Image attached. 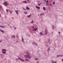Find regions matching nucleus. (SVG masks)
<instances>
[{
  "label": "nucleus",
  "mask_w": 63,
  "mask_h": 63,
  "mask_svg": "<svg viewBox=\"0 0 63 63\" xmlns=\"http://www.w3.org/2000/svg\"><path fill=\"white\" fill-rule=\"evenodd\" d=\"M26 61H28V62L29 61V60L26 59Z\"/></svg>",
  "instance_id": "nucleus-24"
},
{
  "label": "nucleus",
  "mask_w": 63,
  "mask_h": 63,
  "mask_svg": "<svg viewBox=\"0 0 63 63\" xmlns=\"http://www.w3.org/2000/svg\"><path fill=\"white\" fill-rule=\"evenodd\" d=\"M22 41L23 42H24V39H23V37H22Z\"/></svg>",
  "instance_id": "nucleus-7"
},
{
  "label": "nucleus",
  "mask_w": 63,
  "mask_h": 63,
  "mask_svg": "<svg viewBox=\"0 0 63 63\" xmlns=\"http://www.w3.org/2000/svg\"><path fill=\"white\" fill-rule=\"evenodd\" d=\"M16 42H17V43H18V41H16Z\"/></svg>",
  "instance_id": "nucleus-56"
},
{
  "label": "nucleus",
  "mask_w": 63,
  "mask_h": 63,
  "mask_svg": "<svg viewBox=\"0 0 63 63\" xmlns=\"http://www.w3.org/2000/svg\"><path fill=\"white\" fill-rule=\"evenodd\" d=\"M17 59H18H18H16V60H17Z\"/></svg>",
  "instance_id": "nucleus-55"
},
{
  "label": "nucleus",
  "mask_w": 63,
  "mask_h": 63,
  "mask_svg": "<svg viewBox=\"0 0 63 63\" xmlns=\"http://www.w3.org/2000/svg\"><path fill=\"white\" fill-rule=\"evenodd\" d=\"M23 10H24V11H26V9H25V8H23Z\"/></svg>",
  "instance_id": "nucleus-27"
},
{
  "label": "nucleus",
  "mask_w": 63,
  "mask_h": 63,
  "mask_svg": "<svg viewBox=\"0 0 63 63\" xmlns=\"http://www.w3.org/2000/svg\"><path fill=\"white\" fill-rule=\"evenodd\" d=\"M59 57H61V55H59Z\"/></svg>",
  "instance_id": "nucleus-43"
},
{
  "label": "nucleus",
  "mask_w": 63,
  "mask_h": 63,
  "mask_svg": "<svg viewBox=\"0 0 63 63\" xmlns=\"http://www.w3.org/2000/svg\"><path fill=\"white\" fill-rule=\"evenodd\" d=\"M12 19H14V17H13L12 18Z\"/></svg>",
  "instance_id": "nucleus-53"
},
{
  "label": "nucleus",
  "mask_w": 63,
  "mask_h": 63,
  "mask_svg": "<svg viewBox=\"0 0 63 63\" xmlns=\"http://www.w3.org/2000/svg\"><path fill=\"white\" fill-rule=\"evenodd\" d=\"M2 51H6V50L5 49H3L2 50Z\"/></svg>",
  "instance_id": "nucleus-23"
},
{
  "label": "nucleus",
  "mask_w": 63,
  "mask_h": 63,
  "mask_svg": "<svg viewBox=\"0 0 63 63\" xmlns=\"http://www.w3.org/2000/svg\"><path fill=\"white\" fill-rule=\"evenodd\" d=\"M60 32H59V34H60Z\"/></svg>",
  "instance_id": "nucleus-48"
},
{
  "label": "nucleus",
  "mask_w": 63,
  "mask_h": 63,
  "mask_svg": "<svg viewBox=\"0 0 63 63\" xmlns=\"http://www.w3.org/2000/svg\"><path fill=\"white\" fill-rule=\"evenodd\" d=\"M1 42H2V40H0V43Z\"/></svg>",
  "instance_id": "nucleus-40"
},
{
  "label": "nucleus",
  "mask_w": 63,
  "mask_h": 63,
  "mask_svg": "<svg viewBox=\"0 0 63 63\" xmlns=\"http://www.w3.org/2000/svg\"><path fill=\"white\" fill-rule=\"evenodd\" d=\"M2 8V6L1 5H0V8Z\"/></svg>",
  "instance_id": "nucleus-36"
},
{
  "label": "nucleus",
  "mask_w": 63,
  "mask_h": 63,
  "mask_svg": "<svg viewBox=\"0 0 63 63\" xmlns=\"http://www.w3.org/2000/svg\"><path fill=\"white\" fill-rule=\"evenodd\" d=\"M4 5V6H7V5H8V3L6 2H4L3 3Z\"/></svg>",
  "instance_id": "nucleus-4"
},
{
  "label": "nucleus",
  "mask_w": 63,
  "mask_h": 63,
  "mask_svg": "<svg viewBox=\"0 0 63 63\" xmlns=\"http://www.w3.org/2000/svg\"><path fill=\"white\" fill-rule=\"evenodd\" d=\"M24 3H27V2L26 1H24Z\"/></svg>",
  "instance_id": "nucleus-35"
},
{
  "label": "nucleus",
  "mask_w": 63,
  "mask_h": 63,
  "mask_svg": "<svg viewBox=\"0 0 63 63\" xmlns=\"http://www.w3.org/2000/svg\"><path fill=\"white\" fill-rule=\"evenodd\" d=\"M48 32V31H47V29H46L45 31V35H47V33Z\"/></svg>",
  "instance_id": "nucleus-2"
},
{
  "label": "nucleus",
  "mask_w": 63,
  "mask_h": 63,
  "mask_svg": "<svg viewBox=\"0 0 63 63\" xmlns=\"http://www.w3.org/2000/svg\"><path fill=\"white\" fill-rule=\"evenodd\" d=\"M53 5H55V2L54 1L52 2Z\"/></svg>",
  "instance_id": "nucleus-28"
},
{
  "label": "nucleus",
  "mask_w": 63,
  "mask_h": 63,
  "mask_svg": "<svg viewBox=\"0 0 63 63\" xmlns=\"http://www.w3.org/2000/svg\"><path fill=\"white\" fill-rule=\"evenodd\" d=\"M11 37H13V38H15V35H12L11 36Z\"/></svg>",
  "instance_id": "nucleus-17"
},
{
  "label": "nucleus",
  "mask_w": 63,
  "mask_h": 63,
  "mask_svg": "<svg viewBox=\"0 0 63 63\" xmlns=\"http://www.w3.org/2000/svg\"><path fill=\"white\" fill-rule=\"evenodd\" d=\"M1 26H2L0 25V27H1Z\"/></svg>",
  "instance_id": "nucleus-49"
},
{
  "label": "nucleus",
  "mask_w": 63,
  "mask_h": 63,
  "mask_svg": "<svg viewBox=\"0 0 63 63\" xmlns=\"http://www.w3.org/2000/svg\"><path fill=\"white\" fill-rule=\"evenodd\" d=\"M32 27V28H34V27H33V26Z\"/></svg>",
  "instance_id": "nucleus-59"
},
{
  "label": "nucleus",
  "mask_w": 63,
  "mask_h": 63,
  "mask_svg": "<svg viewBox=\"0 0 63 63\" xmlns=\"http://www.w3.org/2000/svg\"><path fill=\"white\" fill-rule=\"evenodd\" d=\"M36 8H37L38 9H40V7L37 6H36Z\"/></svg>",
  "instance_id": "nucleus-15"
},
{
  "label": "nucleus",
  "mask_w": 63,
  "mask_h": 63,
  "mask_svg": "<svg viewBox=\"0 0 63 63\" xmlns=\"http://www.w3.org/2000/svg\"><path fill=\"white\" fill-rule=\"evenodd\" d=\"M27 1L29 3H30V0H27Z\"/></svg>",
  "instance_id": "nucleus-25"
},
{
  "label": "nucleus",
  "mask_w": 63,
  "mask_h": 63,
  "mask_svg": "<svg viewBox=\"0 0 63 63\" xmlns=\"http://www.w3.org/2000/svg\"><path fill=\"white\" fill-rule=\"evenodd\" d=\"M43 9L44 10H46V8L45 7H44L43 8Z\"/></svg>",
  "instance_id": "nucleus-21"
},
{
  "label": "nucleus",
  "mask_w": 63,
  "mask_h": 63,
  "mask_svg": "<svg viewBox=\"0 0 63 63\" xmlns=\"http://www.w3.org/2000/svg\"><path fill=\"white\" fill-rule=\"evenodd\" d=\"M37 28H36V29L35 30V31H36V30H37Z\"/></svg>",
  "instance_id": "nucleus-45"
},
{
  "label": "nucleus",
  "mask_w": 63,
  "mask_h": 63,
  "mask_svg": "<svg viewBox=\"0 0 63 63\" xmlns=\"http://www.w3.org/2000/svg\"><path fill=\"white\" fill-rule=\"evenodd\" d=\"M21 2H22V3H24V1H22Z\"/></svg>",
  "instance_id": "nucleus-39"
},
{
  "label": "nucleus",
  "mask_w": 63,
  "mask_h": 63,
  "mask_svg": "<svg viewBox=\"0 0 63 63\" xmlns=\"http://www.w3.org/2000/svg\"><path fill=\"white\" fill-rule=\"evenodd\" d=\"M0 17H1V14H0Z\"/></svg>",
  "instance_id": "nucleus-58"
},
{
  "label": "nucleus",
  "mask_w": 63,
  "mask_h": 63,
  "mask_svg": "<svg viewBox=\"0 0 63 63\" xmlns=\"http://www.w3.org/2000/svg\"><path fill=\"white\" fill-rule=\"evenodd\" d=\"M0 31L1 32H2V33H4L5 32L3 30H2L0 29Z\"/></svg>",
  "instance_id": "nucleus-9"
},
{
  "label": "nucleus",
  "mask_w": 63,
  "mask_h": 63,
  "mask_svg": "<svg viewBox=\"0 0 63 63\" xmlns=\"http://www.w3.org/2000/svg\"><path fill=\"white\" fill-rule=\"evenodd\" d=\"M16 37H17V35H16Z\"/></svg>",
  "instance_id": "nucleus-62"
},
{
  "label": "nucleus",
  "mask_w": 63,
  "mask_h": 63,
  "mask_svg": "<svg viewBox=\"0 0 63 63\" xmlns=\"http://www.w3.org/2000/svg\"><path fill=\"white\" fill-rule=\"evenodd\" d=\"M10 28H12V27H11V26H10Z\"/></svg>",
  "instance_id": "nucleus-60"
},
{
  "label": "nucleus",
  "mask_w": 63,
  "mask_h": 63,
  "mask_svg": "<svg viewBox=\"0 0 63 63\" xmlns=\"http://www.w3.org/2000/svg\"><path fill=\"white\" fill-rule=\"evenodd\" d=\"M6 12H8V11H9V10H8L7 9H6Z\"/></svg>",
  "instance_id": "nucleus-32"
},
{
  "label": "nucleus",
  "mask_w": 63,
  "mask_h": 63,
  "mask_svg": "<svg viewBox=\"0 0 63 63\" xmlns=\"http://www.w3.org/2000/svg\"><path fill=\"white\" fill-rule=\"evenodd\" d=\"M8 25H9V26H10V24H9Z\"/></svg>",
  "instance_id": "nucleus-61"
},
{
  "label": "nucleus",
  "mask_w": 63,
  "mask_h": 63,
  "mask_svg": "<svg viewBox=\"0 0 63 63\" xmlns=\"http://www.w3.org/2000/svg\"><path fill=\"white\" fill-rule=\"evenodd\" d=\"M24 13H25V14H27V13L26 12H24Z\"/></svg>",
  "instance_id": "nucleus-38"
},
{
  "label": "nucleus",
  "mask_w": 63,
  "mask_h": 63,
  "mask_svg": "<svg viewBox=\"0 0 63 63\" xmlns=\"http://www.w3.org/2000/svg\"><path fill=\"white\" fill-rule=\"evenodd\" d=\"M17 38H18V37L17 36Z\"/></svg>",
  "instance_id": "nucleus-64"
},
{
  "label": "nucleus",
  "mask_w": 63,
  "mask_h": 63,
  "mask_svg": "<svg viewBox=\"0 0 63 63\" xmlns=\"http://www.w3.org/2000/svg\"><path fill=\"white\" fill-rule=\"evenodd\" d=\"M40 16H41L42 15V13H41V14H40Z\"/></svg>",
  "instance_id": "nucleus-54"
},
{
  "label": "nucleus",
  "mask_w": 63,
  "mask_h": 63,
  "mask_svg": "<svg viewBox=\"0 0 63 63\" xmlns=\"http://www.w3.org/2000/svg\"><path fill=\"white\" fill-rule=\"evenodd\" d=\"M1 28H4V26L3 25L1 26Z\"/></svg>",
  "instance_id": "nucleus-29"
},
{
  "label": "nucleus",
  "mask_w": 63,
  "mask_h": 63,
  "mask_svg": "<svg viewBox=\"0 0 63 63\" xmlns=\"http://www.w3.org/2000/svg\"><path fill=\"white\" fill-rule=\"evenodd\" d=\"M55 63H56V62H54Z\"/></svg>",
  "instance_id": "nucleus-52"
},
{
  "label": "nucleus",
  "mask_w": 63,
  "mask_h": 63,
  "mask_svg": "<svg viewBox=\"0 0 63 63\" xmlns=\"http://www.w3.org/2000/svg\"><path fill=\"white\" fill-rule=\"evenodd\" d=\"M21 61H22L23 62V61H24V60H22V59H21Z\"/></svg>",
  "instance_id": "nucleus-31"
},
{
  "label": "nucleus",
  "mask_w": 63,
  "mask_h": 63,
  "mask_svg": "<svg viewBox=\"0 0 63 63\" xmlns=\"http://www.w3.org/2000/svg\"><path fill=\"white\" fill-rule=\"evenodd\" d=\"M38 6H40V5H41V3H40V2H39L40 4H39V2H38Z\"/></svg>",
  "instance_id": "nucleus-18"
},
{
  "label": "nucleus",
  "mask_w": 63,
  "mask_h": 63,
  "mask_svg": "<svg viewBox=\"0 0 63 63\" xmlns=\"http://www.w3.org/2000/svg\"><path fill=\"white\" fill-rule=\"evenodd\" d=\"M44 1L45 2H46V0H45Z\"/></svg>",
  "instance_id": "nucleus-50"
},
{
  "label": "nucleus",
  "mask_w": 63,
  "mask_h": 63,
  "mask_svg": "<svg viewBox=\"0 0 63 63\" xmlns=\"http://www.w3.org/2000/svg\"><path fill=\"white\" fill-rule=\"evenodd\" d=\"M24 57H27V58H29V59H31V57L29 55H25L24 56Z\"/></svg>",
  "instance_id": "nucleus-1"
},
{
  "label": "nucleus",
  "mask_w": 63,
  "mask_h": 63,
  "mask_svg": "<svg viewBox=\"0 0 63 63\" xmlns=\"http://www.w3.org/2000/svg\"><path fill=\"white\" fill-rule=\"evenodd\" d=\"M46 4H47V3H48V0H47L46 1Z\"/></svg>",
  "instance_id": "nucleus-37"
},
{
  "label": "nucleus",
  "mask_w": 63,
  "mask_h": 63,
  "mask_svg": "<svg viewBox=\"0 0 63 63\" xmlns=\"http://www.w3.org/2000/svg\"><path fill=\"white\" fill-rule=\"evenodd\" d=\"M15 11L16 12V14L18 15V11L16 10H15Z\"/></svg>",
  "instance_id": "nucleus-6"
},
{
  "label": "nucleus",
  "mask_w": 63,
  "mask_h": 63,
  "mask_svg": "<svg viewBox=\"0 0 63 63\" xmlns=\"http://www.w3.org/2000/svg\"><path fill=\"white\" fill-rule=\"evenodd\" d=\"M10 12H10V14H12V13L13 12V11H10Z\"/></svg>",
  "instance_id": "nucleus-44"
},
{
  "label": "nucleus",
  "mask_w": 63,
  "mask_h": 63,
  "mask_svg": "<svg viewBox=\"0 0 63 63\" xmlns=\"http://www.w3.org/2000/svg\"><path fill=\"white\" fill-rule=\"evenodd\" d=\"M38 60V58H36L35 59V60Z\"/></svg>",
  "instance_id": "nucleus-20"
},
{
  "label": "nucleus",
  "mask_w": 63,
  "mask_h": 63,
  "mask_svg": "<svg viewBox=\"0 0 63 63\" xmlns=\"http://www.w3.org/2000/svg\"><path fill=\"white\" fill-rule=\"evenodd\" d=\"M52 27L53 29H54V26L53 25H52Z\"/></svg>",
  "instance_id": "nucleus-13"
},
{
  "label": "nucleus",
  "mask_w": 63,
  "mask_h": 63,
  "mask_svg": "<svg viewBox=\"0 0 63 63\" xmlns=\"http://www.w3.org/2000/svg\"><path fill=\"white\" fill-rule=\"evenodd\" d=\"M26 53L27 55H29V53L27 51H26Z\"/></svg>",
  "instance_id": "nucleus-12"
},
{
  "label": "nucleus",
  "mask_w": 63,
  "mask_h": 63,
  "mask_svg": "<svg viewBox=\"0 0 63 63\" xmlns=\"http://www.w3.org/2000/svg\"><path fill=\"white\" fill-rule=\"evenodd\" d=\"M52 3H51L50 4V6H52Z\"/></svg>",
  "instance_id": "nucleus-30"
},
{
  "label": "nucleus",
  "mask_w": 63,
  "mask_h": 63,
  "mask_svg": "<svg viewBox=\"0 0 63 63\" xmlns=\"http://www.w3.org/2000/svg\"><path fill=\"white\" fill-rule=\"evenodd\" d=\"M18 57V59H19V60H21V58L19 57Z\"/></svg>",
  "instance_id": "nucleus-22"
},
{
  "label": "nucleus",
  "mask_w": 63,
  "mask_h": 63,
  "mask_svg": "<svg viewBox=\"0 0 63 63\" xmlns=\"http://www.w3.org/2000/svg\"><path fill=\"white\" fill-rule=\"evenodd\" d=\"M61 57H63V55H61Z\"/></svg>",
  "instance_id": "nucleus-42"
},
{
  "label": "nucleus",
  "mask_w": 63,
  "mask_h": 63,
  "mask_svg": "<svg viewBox=\"0 0 63 63\" xmlns=\"http://www.w3.org/2000/svg\"><path fill=\"white\" fill-rule=\"evenodd\" d=\"M47 6H48V3H47V5H46V6H47Z\"/></svg>",
  "instance_id": "nucleus-41"
},
{
  "label": "nucleus",
  "mask_w": 63,
  "mask_h": 63,
  "mask_svg": "<svg viewBox=\"0 0 63 63\" xmlns=\"http://www.w3.org/2000/svg\"><path fill=\"white\" fill-rule=\"evenodd\" d=\"M2 52L4 54H6V51H3Z\"/></svg>",
  "instance_id": "nucleus-11"
},
{
  "label": "nucleus",
  "mask_w": 63,
  "mask_h": 63,
  "mask_svg": "<svg viewBox=\"0 0 63 63\" xmlns=\"http://www.w3.org/2000/svg\"><path fill=\"white\" fill-rule=\"evenodd\" d=\"M40 35L41 36H42V35H43V33H42V32H40Z\"/></svg>",
  "instance_id": "nucleus-19"
},
{
  "label": "nucleus",
  "mask_w": 63,
  "mask_h": 63,
  "mask_svg": "<svg viewBox=\"0 0 63 63\" xmlns=\"http://www.w3.org/2000/svg\"><path fill=\"white\" fill-rule=\"evenodd\" d=\"M51 62H52V63H54V61H51Z\"/></svg>",
  "instance_id": "nucleus-34"
},
{
  "label": "nucleus",
  "mask_w": 63,
  "mask_h": 63,
  "mask_svg": "<svg viewBox=\"0 0 63 63\" xmlns=\"http://www.w3.org/2000/svg\"><path fill=\"white\" fill-rule=\"evenodd\" d=\"M31 16V14H30L28 16V17H29L30 16Z\"/></svg>",
  "instance_id": "nucleus-26"
},
{
  "label": "nucleus",
  "mask_w": 63,
  "mask_h": 63,
  "mask_svg": "<svg viewBox=\"0 0 63 63\" xmlns=\"http://www.w3.org/2000/svg\"><path fill=\"white\" fill-rule=\"evenodd\" d=\"M35 29H33V31H35Z\"/></svg>",
  "instance_id": "nucleus-47"
},
{
  "label": "nucleus",
  "mask_w": 63,
  "mask_h": 63,
  "mask_svg": "<svg viewBox=\"0 0 63 63\" xmlns=\"http://www.w3.org/2000/svg\"><path fill=\"white\" fill-rule=\"evenodd\" d=\"M46 46L47 47H48V44L47 43V42H45Z\"/></svg>",
  "instance_id": "nucleus-3"
},
{
  "label": "nucleus",
  "mask_w": 63,
  "mask_h": 63,
  "mask_svg": "<svg viewBox=\"0 0 63 63\" xmlns=\"http://www.w3.org/2000/svg\"><path fill=\"white\" fill-rule=\"evenodd\" d=\"M38 2H40V1H38Z\"/></svg>",
  "instance_id": "nucleus-63"
},
{
  "label": "nucleus",
  "mask_w": 63,
  "mask_h": 63,
  "mask_svg": "<svg viewBox=\"0 0 63 63\" xmlns=\"http://www.w3.org/2000/svg\"><path fill=\"white\" fill-rule=\"evenodd\" d=\"M32 44L33 45H34L35 46H37V44L35 42H33L32 43Z\"/></svg>",
  "instance_id": "nucleus-5"
},
{
  "label": "nucleus",
  "mask_w": 63,
  "mask_h": 63,
  "mask_svg": "<svg viewBox=\"0 0 63 63\" xmlns=\"http://www.w3.org/2000/svg\"><path fill=\"white\" fill-rule=\"evenodd\" d=\"M56 57H59V55H57Z\"/></svg>",
  "instance_id": "nucleus-33"
},
{
  "label": "nucleus",
  "mask_w": 63,
  "mask_h": 63,
  "mask_svg": "<svg viewBox=\"0 0 63 63\" xmlns=\"http://www.w3.org/2000/svg\"><path fill=\"white\" fill-rule=\"evenodd\" d=\"M49 50H50V48H49V47L47 49V52H49Z\"/></svg>",
  "instance_id": "nucleus-10"
},
{
  "label": "nucleus",
  "mask_w": 63,
  "mask_h": 63,
  "mask_svg": "<svg viewBox=\"0 0 63 63\" xmlns=\"http://www.w3.org/2000/svg\"><path fill=\"white\" fill-rule=\"evenodd\" d=\"M34 23V21L33 20H32V21L31 22V23L32 24H33Z\"/></svg>",
  "instance_id": "nucleus-14"
},
{
  "label": "nucleus",
  "mask_w": 63,
  "mask_h": 63,
  "mask_svg": "<svg viewBox=\"0 0 63 63\" xmlns=\"http://www.w3.org/2000/svg\"><path fill=\"white\" fill-rule=\"evenodd\" d=\"M26 8L27 10H30V8H29V7H28V6H27Z\"/></svg>",
  "instance_id": "nucleus-8"
},
{
  "label": "nucleus",
  "mask_w": 63,
  "mask_h": 63,
  "mask_svg": "<svg viewBox=\"0 0 63 63\" xmlns=\"http://www.w3.org/2000/svg\"><path fill=\"white\" fill-rule=\"evenodd\" d=\"M14 28L15 29H16V27H15V28Z\"/></svg>",
  "instance_id": "nucleus-46"
},
{
  "label": "nucleus",
  "mask_w": 63,
  "mask_h": 63,
  "mask_svg": "<svg viewBox=\"0 0 63 63\" xmlns=\"http://www.w3.org/2000/svg\"><path fill=\"white\" fill-rule=\"evenodd\" d=\"M48 43H49V44H50V40H49V39H48Z\"/></svg>",
  "instance_id": "nucleus-16"
},
{
  "label": "nucleus",
  "mask_w": 63,
  "mask_h": 63,
  "mask_svg": "<svg viewBox=\"0 0 63 63\" xmlns=\"http://www.w3.org/2000/svg\"><path fill=\"white\" fill-rule=\"evenodd\" d=\"M37 63H39V62H38Z\"/></svg>",
  "instance_id": "nucleus-57"
},
{
  "label": "nucleus",
  "mask_w": 63,
  "mask_h": 63,
  "mask_svg": "<svg viewBox=\"0 0 63 63\" xmlns=\"http://www.w3.org/2000/svg\"><path fill=\"white\" fill-rule=\"evenodd\" d=\"M62 61H63V59H62Z\"/></svg>",
  "instance_id": "nucleus-51"
}]
</instances>
